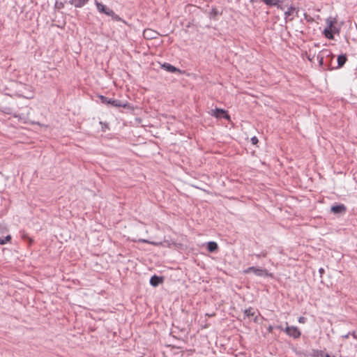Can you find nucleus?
<instances>
[{
	"mask_svg": "<svg viewBox=\"0 0 357 357\" xmlns=\"http://www.w3.org/2000/svg\"><path fill=\"white\" fill-rule=\"evenodd\" d=\"M331 30H332V33H333V34H334V33H339V29H338L337 27H335V26H334L333 28H332Z\"/></svg>",
	"mask_w": 357,
	"mask_h": 357,
	"instance_id": "29",
	"label": "nucleus"
},
{
	"mask_svg": "<svg viewBox=\"0 0 357 357\" xmlns=\"http://www.w3.org/2000/svg\"><path fill=\"white\" fill-rule=\"evenodd\" d=\"M312 357H323L324 356V351L319 349H313L312 351Z\"/></svg>",
	"mask_w": 357,
	"mask_h": 357,
	"instance_id": "19",
	"label": "nucleus"
},
{
	"mask_svg": "<svg viewBox=\"0 0 357 357\" xmlns=\"http://www.w3.org/2000/svg\"><path fill=\"white\" fill-rule=\"evenodd\" d=\"M351 335H352V336L354 337V338L356 339L357 338V335L356 334L355 332H353L352 333H351Z\"/></svg>",
	"mask_w": 357,
	"mask_h": 357,
	"instance_id": "35",
	"label": "nucleus"
},
{
	"mask_svg": "<svg viewBox=\"0 0 357 357\" xmlns=\"http://www.w3.org/2000/svg\"><path fill=\"white\" fill-rule=\"evenodd\" d=\"M319 272L321 275H322L324 273V269L323 268H320Z\"/></svg>",
	"mask_w": 357,
	"mask_h": 357,
	"instance_id": "34",
	"label": "nucleus"
},
{
	"mask_svg": "<svg viewBox=\"0 0 357 357\" xmlns=\"http://www.w3.org/2000/svg\"><path fill=\"white\" fill-rule=\"evenodd\" d=\"M278 328L280 329V330H283L282 326H277Z\"/></svg>",
	"mask_w": 357,
	"mask_h": 357,
	"instance_id": "38",
	"label": "nucleus"
},
{
	"mask_svg": "<svg viewBox=\"0 0 357 357\" xmlns=\"http://www.w3.org/2000/svg\"><path fill=\"white\" fill-rule=\"evenodd\" d=\"M96 6L100 13H104L108 16H111L114 21L119 22L121 20V18L118 15L115 14L113 10L107 7L105 5H103L102 3L96 1Z\"/></svg>",
	"mask_w": 357,
	"mask_h": 357,
	"instance_id": "2",
	"label": "nucleus"
},
{
	"mask_svg": "<svg viewBox=\"0 0 357 357\" xmlns=\"http://www.w3.org/2000/svg\"><path fill=\"white\" fill-rule=\"evenodd\" d=\"M305 321H306V318H305V317H300L298 318V322H299V323L304 324V323H305Z\"/></svg>",
	"mask_w": 357,
	"mask_h": 357,
	"instance_id": "28",
	"label": "nucleus"
},
{
	"mask_svg": "<svg viewBox=\"0 0 357 357\" xmlns=\"http://www.w3.org/2000/svg\"><path fill=\"white\" fill-rule=\"evenodd\" d=\"M100 123L103 125V127H107V123L100 122Z\"/></svg>",
	"mask_w": 357,
	"mask_h": 357,
	"instance_id": "36",
	"label": "nucleus"
},
{
	"mask_svg": "<svg viewBox=\"0 0 357 357\" xmlns=\"http://www.w3.org/2000/svg\"><path fill=\"white\" fill-rule=\"evenodd\" d=\"M162 68H163L164 70H165L166 71L169 72V73H178L179 74L182 73V71L180 69L176 68L175 66H174L168 63H164L162 65Z\"/></svg>",
	"mask_w": 357,
	"mask_h": 357,
	"instance_id": "8",
	"label": "nucleus"
},
{
	"mask_svg": "<svg viewBox=\"0 0 357 357\" xmlns=\"http://www.w3.org/2000/svg\"><path fill=\"white\" fill-rule=\"evenodd\" d=\"M251 272L254 273L255 275H256L257 276H261V277L266 276L268 275L266 269H264V268H258V267H255V266L248 267V268H246L243 271V273L245 274H248Z\"/></svg>",
	"mask_w": 357,
	"mask_h": 357,
	"instance_id": "3",
	"label": "nucleus"
},
{
	"mask_svg": "<svg viewBox=\"0 0 357 357\" xmlns=\"http://www.w3.org/2000/svg\"><path fill=\"white\" fill-rule=\"evenodd\" d=\"M11 236L7 235L4 238H0V245H5L11 241Z\"/></svg>",
	"mask_w": 357,
	"mask_h": 357,
	"instance_id": "21",
	"label": "nucleus"
},
{
	"mask_svg": "<svg viewBox=\"0 0 357 357\" xmlns=\"http://www.w3.org/2000/svg\"><path fill=\"white\" fill-rule=\"evenodd\" d=\"M304 17H305V20L308 22H312L314 20L311 16H310L309 15H307L306 13L304 14Z\"/></svg>",
	"mask_w": 357,
	"mask_h": 357,
	"instance_id": "25",
	"label": "nucleus"
},
{
	"mask_svg": "<svg viewBox=\"0 0 357 357\" xmlns=\"http://www.w3.org/2000/svg\"><path fill=\"white\" fill-rule=\"evenodd\" d=\"M264 2L270 6L278 5V3H282V0H264Z\"/></svg>",
	"mask_w": 357,
	"mask_h": 357,
	"instance_id": "18",
	"label": "nucleus"
},
{
	"mask_svg": "<svg viewBox=\"0 0 357 357\" xmlns=\"http://www.w3.org/2000/svg\"><path fill=\"white\" fill-rule=\"evenodd\" d=\"M347 210L346 206L343 204H335L331 208V211L335 215H344Z\"/></svg>",
	"mask_w": 357,
	"mask_h": 357,
	"instance_id": "5",
	"label": "nucleus"
},
{
	"mask_svg": "<svg viewBox=\"0 0 357 357\" xmlns=\"http://www.w3.org/2000/svg\"><path fill=\"white\" fill-rule=\"evenodd\" d=\"M251 142H252V144H256L258 142V139H257V137H255H255H252L251 138Z\"/></svg>",
	"mask_w": 357,
	"mask_h": 357,
	"instance_id": "27",
	"label": "nucleus"
},
{
	"mask_svg": "<svg viewBox=\"0 0 357 357\" xmlns=\"http://www.w3.org/2000/svg\"><path fill=\"white\" fill-rule=\"evenodd\" d=\"M159 35L160 34L157 31L151 29H146L143 32L144 38L147 40L157 38Z\"/></svg>",
	"mask_w": 357,
	"mask_h": 357,
	"instance_id": "7",
	"label": "nucleus"
},
{
	"mask_svg": "<svg viewBox=\"0 0 357 357\" xmlns=\"http://www.w3.org/2000/svg\"><path fill=\"white\" fill-rule=\"evenodd\" d=\"M273 326H269L268 328V331L270 333H271L273 331Z\"/></svg>",
	"mask_w": 357,
	"mask_h": 357,
	"instance_id": "32",
	"label": "nucleus"
},
{
	"mask_svg": "<svg viewBox=\"0 0 357 357\" xmlns=\"http://www.w3.org/2000/svg\"><path fill=\"white\" fill-rule=\"evenodd\" d=\"M323 33L326 38L330 40L334 39V36L332 33V30H330L329 29H325Z\"/></svg>",
	"mask_w": 357,
	"mask_h": 357,
	"instance_id": "16",
	"label": "nucleus"
},
{
	"mask_svg": "<svg viewBox=\"0 0 357 357\" xmlns=\"http://www.w3.org/2000/svg\"><path fill=\"white\" fill-rule=\"evenodd\" d=\"M275 6H277V8L278 9H280L282 10H284V8L283 7V6L282 4H280V3H278V5H275Z\"/></svg>",
	"mask_w": 357,
	"mask_h": 357,
	"instance_id": "30",
	"label": "nucleus"
},
{
	"mask_svg": "<svg viewBox=\"0 0 357 357\" xmlns=\"http://www.w3.org/2000/svg\"><path fill=\"white\" fill-rule=\"evenodd\" d=\"M337 66L335 68H342L347 61V58L346 54H341L337 56Z\"/></svg>",
	"mask_w": 357,
	"mask_h": 357,
	"instance_id": "13",
	"label": "nucleus"
},
{
	"mask_svg": "<svg viewBox=\"0 0 357 357\" xmlns=\"http://www.w3.org/2000/svg\"><path fill=\"white\" fill-rule=\"evenodd\" d=\"M89 0H70L69 3L73 5L75 8H82L86 3H87Z\"/></svg>",
	"mask_w": 357,
	"mask_h": 357,
	"instance_id": "10",
	"label": "nucleus"
},
{
	"mask_svg": "<svg viewBox=\"0 0 357 357\" xmlns=\"http://www.w3.org/2000/svg\"><path fill=\"white\" fill-rule=\"evenodd\" d=\"M351 335V333H350V332H349L347 334L342 335V337H343L344 339H347V338H349V335Z\"/></svg>",
	"mask_w": 357,
	"mask_h": 357,
	"instance_id": "31",
	"label": "nucleus"
},
{
	"mask_svg": "<svg viewBox=\"0 0 357 357\" xmlns=\"http://www.w3.org/2000/svg\"><path fill=\"white\" fill-rule=\"evenodd\" d=\"M284 331L289 336L294 339L300 337L301 335V331L296 326H287L286 328L284 329Z\"/></svg>",
	"mask_w": 357,
	"mask_h": 357,
	"instance_id": "4",
	"label": "nucleus"
},
{
	"mask_svg": "<svg viewBox=\"0 0 357 357\" xmlns=\"http://www.w3.org/2000/svg\"><path fill=\"white\" fill-rule=\"evenodd\" d=\"M99 98L102 103L109 105L112 107L126 108L128 106V102L127 101L109 98L104 96H100Z\"/></svg>",
	"mask_w": 357,
	"mask_h": 357,
	"instance_id": "1",
	"label": "nucleus"
},
{
	"mask_svg": "<svg viewBox=\"0 0 357 357\" xmlns=\"http://www.w3.org/2000/svg\"><path fill=\"white\" fill-rule=\"evenodd\" d=\"M1 110L5 114L13 115L15 118L19 117L17 114L13 112V109L10 107H2Z\"/></svg>",
	"mask_w": 357,
	"mask_h": 357,
	"instance_id": "15",
	"label": "nucleus"
},
{
	"mask_svg": "<svg viewBox=\"0 0 357 357\" xmlns=\"http://www.w3.org/2000/svg\"><path fill=\"white\" fill-rule=\"evenodd\" d=\"M140 242H143V243H150V244H152V245H161L162 243H156V242H150L147 240H145V239H142V240H139Z\"/></svg>",
	"mask_w": 357,
	"mask_h": 357,
	"instance_id": "24",
	"label": "nucleus"
},
{
	"mask_svg": "<svg viewBox=\"0 0 357 357\" xmlns=\"http://www.w3.org/2000/svg\"><path fill=\"white\" fill-rule=\"evenodd\" d=\"M222 15L216 8H213L210 12V16L212 18H215L217 15Z\"/></svg>",
	"mask_w": 357,
	"mask_h": 357,
	"instance_id": "20",
	"label": "nucleus"
},
{
	"mask_svg": "<svg viewBox=\"0 0 357 357\" xmlns=\"http://www.w3.org/2000/svg\"><path fill=\"white\" fill-rule=\"evenodd\" d=\"M335 22L334 20L328 19L327 20L328 27L326 29H331L332 28H333L335 26H334Z\"/></svg>",
	"mask_w": 357,
	"mask_h": 357,
	"instance_id": "22",
	"label": "nucleus"
},
{
	"mask_svg": "<svg viewBox=\"0 0 357 357\" xmlns=\"http://www.w3.org/2000/svg\"><path fill=\"white\" fill-rule=\"evenodd\" d=\"M212 115L218 119L223 118L227 120L230 119V116L229 115L227 112L223 109L216 108L215 109L212 110Z\"/></svg>",
	"mask_w": 357,
	"mask_h": 357,
	"instance_id": "6",
	"label": "nucleus"
},
{
	"mask_svg": "<svg viewBox=\"0 0 357 357\" xmlns=\"http://www.w3.org/2000/svg\"><path fill=\"white\" fill-rule=\"evenodd\" d=\"M20 236L22 240L26 241L29 246L33 243V240L29 237V234L24 230L20 231Z\"/></svg>",
	"mask_w": 357,
	"mask_h": 357,
	"instance_id": "11",
	"label": "nucleus"
},
{
	"mask_svg": "<svg viewBox=\"0 0 357 357\" xmlns=\"http://www.w3.org/2000/svg\"><path fill=\"white\" fill-rule=\"evenodd\" d=\"M244 314L245 317L250 318L254 317L253 321L254 322L257 323L258 321V317L255 315V312H252V308L249 307L248 309H246L244 310Z\"/></svg>",
	"mask_w": 357,
	"mask_h": 357,
	"instance_id": "12",
	"label": "nucleus"
},
{
	"mask_svg": "<svg viewBox=\"0 0 357 357\" xmlns=\"http://www.w3.org/2000/svg\"><path fill=\"white\" fill-rule=\"evenodd\" d=\"M207 250L210 252H215L218 250V245L217 243L214 241H210L207 243Z\"/></svg>",
	"mask_w": 357,
	"mask_h": 357,
	"instance_id": "14",
	"label": "nucleus"
},
{
	"mask_svg": "<svg viewBox=\"0 0 357 357\" xmlns=\"http://www.w3.org/2000/svg\"><path fill=\"white\" fill-rule=\"evenodd\" d=\"M267 251L263 250L259 254H255L256 257L260 258V257H266L267 256Z\"/></svg>",
	"mask_w": 357,
	"mask_h": 357,
	"instance_id": "23",
	"label": "nucleus"
},
{
	"mask_svg": "<svg viewBox=\"0 0 357 357\" xmlns=\"http://www.w3.org/2000/svg\"><path fill=\"white\" fill-rule=\"evenodd\" d=\"M55 6L59 8V9H61L62 8H63L64 5L62 2H56V4H55Z\"/></svg>",
	"mask_w": 357,
	"mask_h": 357,
	"instance_id": "26",
	"label": "nucleus"
},
{
	"mask_svg": "<svg viewBox=\"0 0 357 357\" xmlns=\"http://www.w3.org/2000/svg\"><path fill=\"white\" fill-rule=\"evenodd\" d=\"M323 62H324V58L321 57L319 59V63L320 65H323Z\"/></svg>",
	"mask_w": 357,
	"mask_h": 357,
	"instance_id": "33",
	"label": "nucleus"
},
{
	"mask_svg": "<svg viewBox=\"0 0 357 357\" xmlns=\"http://www.w3.org/2000/svg\"><path fill=\"white\" fill-rule=\"evenodd\" d=\"M163 281V277L154 275L150 279V284L151 286L155 287H158L160 284L162 283Z\"/></svg>",
	"mask_w": 357,
	"mask_h": 357,
	"instance_id": "9",
	"label": "nucleus"
},
{
	"mask_svg": "<svg viewBox=\"0 0 357 357\" xmlns=\"http://www.w3.org/2000/svg\"><path fill=\"white\" fill-rule=\"evenodd\" d=\"M324 357H331V355H329L328 354H325Z\"/></svg>",
	"mask_w": 357,
	"mask_h": 357,
	"instance_id": "37",
	"label": "nucleus"
},
{
	"mask_svg": "<svg viewBox=\"0 0 357 357\" xmlns=\"http://www.w3.org/2000/svg\"><path fill=\"white\" fill-rule=\"evenodd\" d=\"M295 10H296V8L295 7H294L292 6L289 7L287 8V10L284 11V18L287 19V17L289 16H290L291 15H292Z\"/></svg>",
	"mask_w": 357,
	"mask_h": 357,
	"instance_id": "17",
	"label": "nucleus"
}]
</instances>
